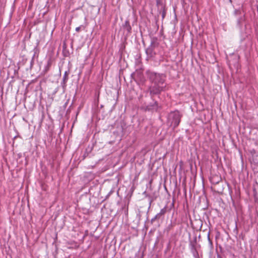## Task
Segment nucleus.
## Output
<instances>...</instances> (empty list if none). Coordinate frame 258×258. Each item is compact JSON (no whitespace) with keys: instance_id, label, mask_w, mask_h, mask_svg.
<instances>
[{"instance_id":"nucleus-1","label":"nucleus","mask_w":258,"mask_h":258,"mask_svg":"<svg viewBox=\"0 0 258 258\" xmlns=\"http://www.w3.org/2000/svg\"><path fill=\"white\" fill-rule=\"evenodd\" d=\"M147 74L152 83V85L148 88V91L150 92L151 96L152 97L154 95L160 94L166 87L165 76L149 71L147 72Z\"/></svg>"},{"instance_id":"nucleus-2","label":"nucleus","mask_w":258,"mask_h":258,"mask_svg":"<svg viewBox=\"0 0 258 258\" xmlns=\"http://www.w3.org/2000/svg\"><path fill=\"white\" fill-rule=\"evenodd\" d=\"M181 116L182 115L180 114L178 111L170 112L168 115V124L174 129L179 125Z\"/></svg>"},{"instance_id":"nucleus-3","label":"nucleus","mask_w":258,"mask_h":258,"mask_svg":"<svg viewBox=\"0 0 258 258\" xmlns=\"http://www.w3.org/2000/svg\"><path fill=\"white\" fill-rule=\"evenodd\" d=\"M157 46V44L155 42L152 41L151 43V45L146 49V52L149 57H153L156 53L154 51V48L156 46Z\"/></svg>"},{"instance_id":"nucleus-4","label":"nucleus","mask_w":258,"mask_h":258,"mask_svg":"<svg viewBox=\"0 0 258 258\" xmlns=\"http://www.w3.org/2000/svg\"><path fill=\"white\" fill-rule=\"evenodd\" d=\"M123 28L125 31H126L127 34L131 33L132 30V27L130 25L129 21L126 20L125 21L124 24L123 25Z\"/></svg>"},{"instance_id":"nucleus-5","label":"nucleus","mask_w":258,"mask_h":258,"mask_svg":"<svg viewBox=\"0 0 258 258\" xmlns=\"http://www.w3.org/2000/svg\"><path fill=\"white\" fill-rule=\"evenodd\" d=\"M69 79V73L67 71H66L62 78V82L61 83L62 86L63 88H65L66 87V84Z\"/></svg>"},{"instance_id":"nucleus-6","label":"nucleus","mask_w":258,"mask_h":258,"mask_svg":"<svg viewBox=\"0 0 258 258\" xmlns=\"http://www.w3.org/2000/svg\"><path fill=\"white\" fill-rule=\"evenodd\" d=\"M162 15V19H164L165 15H166V10L165 9V7L161 5V12H160Z\"/></svg>"},{"instance_id":"nucleus-7","label":"nucleus","mask_w":258,"mask_h":258,"mask_svg":"<svg viewBox=\"0 0 258 258\" xmlns=\"http://www.w3.org/2000/svg\"><path fill=\"white\" fill-rule=\"evenodd\" d=\"M191 247H192V250L193 251H192L193 254H194V256L195 257V258H199L198 252L197 250H196L195 245L192 244L191 245Z\"/></svg>"},{"instance_id":"nucleus-8","label":"nucleus","mask_w":258,"mask_h":258,"mask_svg":"<svg viewBox=\"0 0 258 258\" xmlns=\"http://www.w3.org/2000/svg\"><path fill=\"white\" fill-rule=\"evenodd\" d=\"M166 212V207H165L164 208L161 210L160 212H159L161 215L162 216L164 215Z\"/></svg>"},{"instance_id":"nucleus-9","label":"nucleus","mask_w":258,"mask_h":258,"mask_svg":"<svg viewBox=\"0 0 258 258\" xmlns=\"http://www.w3.org/2000/svg\"><path fill=\"white\" fill-rule=\"evenodd\" d=\"M208 241H209V244L211 246H212L213 245V244H212V240L210 239V232L208 233Z\"/></svg>"},{"instance_id":"nucleus-10","label":"nucleus","mask_w":258,"mask_h":258,"mask_svg":"<svg viewBox=\"0 0 258 258\" xmlns=\"http://www.w3.org/2000/svg\"><path fill=\"white\" fill-rule=\"evenodd\" d=\"M208 241H209V244L211 246H212L213 245V244H212V240L210 239V232L208 233Z\"/></svg>"},{"instance_id":"nucleus-11","label":"nucleus","mask_w":258,"mask_h":258,"mask_svg":"<svg viewBox=\"0 0 258 258\" xmlns=\"http://www.w3.org/2000/svg\"><path fill=\"white\" fill-rule=\"evenodd\" d=\"M173 227V225L172 224V223H171L167 227V230L168 231H170Z\"/></svg>"},{"instance_id":"nucleus-12","label":"nucleus","mask_w":258,"mask_h":258,"mask_svg":"<svg viewBox=\"0 0 258 258\" xmlns=\"http://www.w3.org/2000/svg\"><path fill=\"white\" fill-rule=\"evenodd\" d=\"M81 28H84V27L83 26H79V27H78L76 28V31L77 32H80Z\"/></svg>"},{"instance_id":"nucleus-13","label":"nucleus","mask_w":258,"mask_h":258,"mask_svg":"<svg viewBox=\"0 0 258 258\" xmlns=\"http://www.w3.org/2000/svg\"><path fill=\"white\" fill-rule=\"evenodd\" d=\"M162 216V215H161L160 213H159L155 216V218H158V219H159Z\"/></svg>"},{"instance_id":"nucleus-14","label":"nucleus","mask_w":258,"mask_h":258,"mask_svg":"<svg viewBox=\"0 0 258 258\" xmlns=\"http://www.w3.org/2000/svg\"><path fill=\"white\" fill-rule=\"evenodd\" d=\"M152 106H153V107L154 106H157V101H155L154 103V104L152 105Z\"/></svg>"},{"instance_id":"nucleus-15","label":"nucleus","mask_w":258,"mask_h":258,"mask_svg":"<svg viewBox=\"0 0 258 258\" xmlns=\"http://www.w3.org/2000/svg\"><path fill=\"white\" fill-rule=\"evenodd\" d=\"M157 219H158V218H155V216L153 218H152V219H151V222H153L154 221H155L156 220H157Z\"/></svg>"},{"instance_id":"nucleus-16","label":"nucleus","mask_w":258,"mask_h":258,"mask_svg":"<svg viewBox=\"0 0 258 258\" xmlns=\"http://www.w3.org/2000/svg\"><path fill=\"white\" fill-rule=\"evenodd\" d=\"M113 192V191L112 190H111L109 192V194H108V196H109V195H110L112 192Z\"/></svg>"},{"instance_id":"nucleus-17","label":"nucleus","mask_w":258,"mask_h":258,"mask_svg":"<svg viewBox=\"0 0 258 258\" xmlns=\"http://www.w3.org/2000/svg\"><path fill=\"white\" fill-rule=\"evenodd\" d=\"M153 202V200H151L150 201V206H151V204L152 203V202Z\"/></svg>"}]
</instances>
